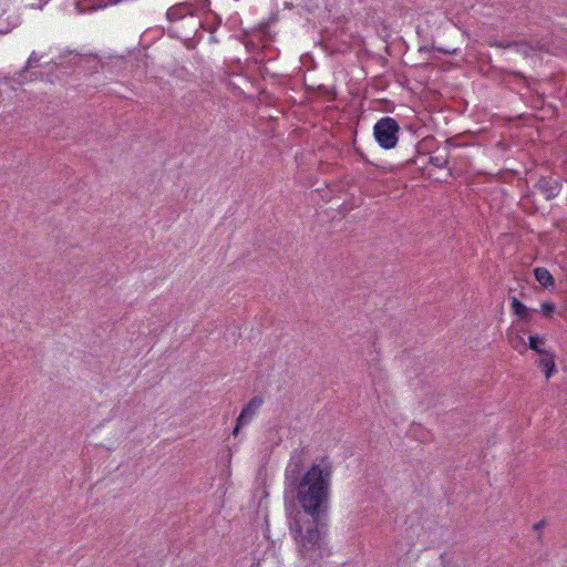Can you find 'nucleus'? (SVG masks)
I'll return each mask as SVG.
<instances>
[{
    "label": "nucleus",
    "instance_id": "nucleus-1",
    "mask_svg": "<svg viewBox=\"0 0 567 567\" xmlns=\"http://www.w3.org/2000/svg\"><path fill=\"white\" fill-rule=\"evenodd\" d=\"M302 463L301 453L295 451L286 470V476L291 480L297 499L303 509V513H298L290 523V533L297 544L299 556L317 564L329 555L321 518L329 506L332 467L328 462L321 461L311 465L298 478Z\"/></svg>",
    "mask_w": 567,
    "mask_h": 567
},
{
    "label": "nucleus",
    "instance_id": "nucleus-2",
    "mask_svg": "<svg viewBox=\"0 0 567 567\" xmlns=\"http://www.w3.org/2000/svg\"><path fill=\"white\" fill-rule=\"evenodd\" d=\"M400 126L392 117L380 118L374 127L373 135L378 144L384 150L394 148L399 141Z\"/></svg>",
    "mask_w": 567,
    "mask_h": 567
},
{
    "label": "nucleus",
    "instance_id": "nucleus-3",
    "mask_svg": "<svg viewBox=\"0 0 567 567\" xmlns=\"http://www.w3.org/2000/svg\"><path fill=\"white\" fill-rule=\"evenodd\" d=\"M261 405L262 399L255 396L244 406L239 416L237 417L236 426L233 431L234 435H237L243 426H246L251 422Z\"/></svg>",
    "mask_w": 567,
    "mask_h": 567
},
{
    "label": "nucleus",
    "instance_id": "nucleus-4",
    "mask_svg": "<svg viewBox=\"0 0 567 567\" xmlns=\"http://www.w3.org/2000/svg\"><path fill=\"white\" fill-rule=\"evenodd\" d=\"M194 10L195 8L192 3L179 2L168 8L166 12V18L169 22H176L186 18L187 16H193Z\"/></svg>",
    "mask_w": 567,
    "mask_h": 567
},
{
    "label": "nucleus",
    "instance_id": "nucleus-5",
    "mask_svg": "<svg viewBox=\"0 0 567 567\" xmlns=\"http://www.w3.org/2000/svg\"><path fill=\"white\" fill-rule=\"evenodd\" d=\"M536 280L545 288L554 287L555 280L548 269L544 267H537L534 269Z\"/></svg>",
    "mask_w": 567,
    "mask_h": 567
},
{
    "label": "nucleus",
    "instance_id": "nucleus-6",
    "mask_svg": "<svg viewBox=\"0 0 567 567\" xmlns=\"http://www.w3.org/2000/svg\"><path fill=\"white\" fill-rule=\"evenodd\" d=\"M512 309L520 319L525 321L530 320V316L533 310L527 308L523 302H520L516 297H513L512 299Z\"/></svg>",
    "mask_w": 567,
    "mask_h": 567
},
{
    "label": "nucleus",
    "instance_id": "nucleus-7",
    "mask_svg": "<svg viewBox=\"0 0 567 567\" xmlns=\"http://www.w3.org/2000/svg\"><path fill=\"white\" fill-rule=\"evenodd\" d=\"M540 354L543 357L539 360V367L545 372L546 379H549L553 371L555 370V362H554L553 355L547 353L546 351H545V353H540Z\"/></svg>",
    "mask_w": 567,
    "mask_h": 567
},
{
    "label": "nucleus",
    "instance_id": "nucleus-8",
    "mask_svg": "<svg viewBox=\"0 0 567 567\" xmlns=\"http://www.w3.org/2000/svg\"><path fill=\"white\" fill-rule=\"evenodd\" d=\"M449 153L430 157V163L437 168H444L449 165Z\"/></svg>",
    "mask_w": 567,
    "mask_h": 567
},
{
    "label": "nucleus",
    "instance_id": "nucleus-9",
    "mask_svg": "<svg viewBox=\"0 0 567 567\" xmlns=\"http://www.w3.org/2000/svg\"><path fill=\"white\" fill-rule=\"evenodd\" d=\"M42 58H43V55H42V54H39V53H37L35 51H33V52L30 54V56H29V59H28V61H27V64H25V66H24L23 72H25V71H28V70H30V69L37 68V66L39 65V62L41 61V59H42Z\"/></svg>",
    "mask_w": 567,
    "mask_h": 567
},
{
    "label": "nucleus",
    "instance_id": "nucleus-10",
    "mask_svg": "<svg viewBox=\"0 0 567 567\" xmlns=\"http://www.w3.org/2000/svg\"><path fill=\"white\" fill-rule=\"evenodd\" d=\"M543 342L544 340L538 336L529 337V348L538 353H545V350L539 348V344Z\"/></svg>",
    "mask_w": 567,
    "mask_h": 567
},
{
    "label": "nucleus",
    "instance_id": "nucleus-11",
    "mask_svg": "<svg viewBox=\"0 0 567 567\" xmlns=\"http://www.w3.org/2000/svg\"><path fill=\"white\" fill-rule=\"evenodd\" d=\"M540 310L545 317H550L555 312L556 306L553 302L546 301L542 303Z\"/></svg>",
    "mask_w": 567,
    "mask_h": 567
},
{
    "label": "nucleus",
    "instance_id": "nucleus-12",
    "mask_svg": "<svg viewBox=\"0 0 567 567\" xmlns=\"http://www.w3.org/2000/svg\"><path fill=\"white\" fill-rule=\"evenodd\" d=\"M21 23V19L19 16H12L10 20V28L0 29V34L8 33L11 29L17 28Z\"/></svg>",
    "mask_w": 567,
    "mask_h": 567
},
{
    "label": "nucleus",
    "instance_id": "nucleus-13",
    "mask_svg": "<svg viewBox=\"0 0 567 567\" xmlns=\"http://www.w3.org/2000/svg\"><path fill=\"white\" fill-rule=\"evenodd\" d=\"M524 339L520 338V337H516L513 341H512V346L517 349L518 344H522L524 346Z\"/></svg>",
    "mask_w": 567,
    "mask_h": 567
},
{
    "label": "nucleus",
    "instance_id": "nucleus-14",
    "mask_svg": "<svg viewBox=\"0 0 567 567\" xmlns=\"http://www.w3.org/2000/svg\"><path fill=\"white\" fill-rule=\"evenodd\" d=\"M545 526V520H540L534 525L535 530H540Z\"/></svg>",
    "mask_w": 567,
    "mask_h": 567
}]
</instances>
